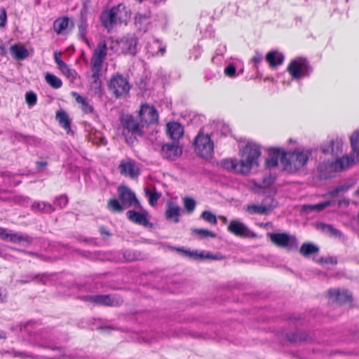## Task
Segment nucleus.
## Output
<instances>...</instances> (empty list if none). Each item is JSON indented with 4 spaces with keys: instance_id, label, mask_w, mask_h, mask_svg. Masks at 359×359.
I'll return each mask as SVG.
<instances>
[{
    "instance_id": "1",
    "label": "nucleus",
    "mask_w": 359,
    "mask_h": 359,
    "mask_svg": "<svg viewBox=\"0 0 359 359\" xmlns=\"http://www.w3.org/2000/svg\"><path fill=\"white\" fill-rule=\"evenodd\" d=\"M312 151L310 148H297L293 151H285L280 159L283 169L290 173L297 172L307 164Z\"/></svg>"
},
{
    "instance_id": "2",
    "label": "nucleus",
    "mask_w": 359,
    "mask_h": 359,
    "mask_svg": "<svg viewBox=\"0 0 359 359\" xmlns=\"http://www.w3.org/2000/svg\"><path fill=\"white\" fill-rule=\"evenodd\" d=\"M261 155V146L253 141H248L243 147L240 148L241 175H248L253 167H257Z\"/></svg>"
},
{
    "instance_id": "3",
    "label": "nucleus",
    "mask_w": 359,
    "mask_h": 359,
    "mask_svg": "<svg viewBox=\"0 0 359 359\" xmlns=\"http://www.w3.org/2000/svg\"><path fill=\"white\" fill-rule=\"evenodd\" d=\"M107 53V46L105 41H100L94 50L91 60L93 84L95 86L100 85V76L103 67V62Z\"/></svg>"
},
{
    "instance_id": "4",
    "label": "nucleus",
    "mask_w": 359,
    "mask_h": 359,
    "mask_svg": "<svg viewBox=\"0 0 359 359\" xmlns=\"http://www.w3.org/2000/svg\"><path fill=\"white\" fill-rule=\"evenodd\" d=\"M355 164L354 156L349 154L339 157L335 161L324 162L318 165V169L320 172L324 170H327V172H341L352 168Z\"/></svg>"
},
{
    "instance_id": "5",
    "label": "nucleus",
    "mask_w": 359,
    "mask_h": 359,
    "mask_svg": "<svg viewBox=\"0 0 359 359\" xmlns=\"http://www.w3.org/2000/svg\"><path fill=\"white\" fill-rule=\"evenodd\" d=\"M268 236L276 246L288 252L295 251L298 248L299 241L294 235L287 233H269Z\"/></svg>"
},
{
    "instance_id": "6",
    "label": "nucleus",
    "mask_w": 359,
    "mask_h": 359,
    "mask_svg": "<svg viewBox=\"0 0 359 359\" xmlns=\"http://www.w3.org/2000/svg\"><path fill=\"white\" fill-rule=\"evenodd\" d=\"M194 147L197 155L203 158H208L213 153L214 143L210 136L201 130L194 139Z\"/></svg>"
},
{
    "instance_id": "7",
    "label": "nucleus",
    "mask_w": 359,
    "mask_h": 359,
    "mask_svg": "<svg viewBox=\"0 0 359 359\" xmlns=\"http://www.w3.org/2000/svg\"><path fill=\"white\" fill-rule=\"evenodd\" d=\"M287 71L293 80L298 81L303 77L309 76L311 72V67L306 59L298 57L290 62Z\"/></svg>"
},
{
    "instance_id": "8",
    "label": "nucleus",
    "mask_w": 359,
    "mask_h": 359,
    "mask_svg": "<svg viewBox=\"0 0 359 359\" xmlns=\"http://www.w3.org/2000/svg\"><path fill=\"white\" fill-rule=\"evenodd\" d=\"M121 8H124V6L119 4L102 13L100 16L101 23L108 31L111 30L118 24L123 22Z\"/></svg>"
},
{
    "instance_id": "9",
    "label": "nucleus",
    "mask_w": 359,
    "mask_h": 359,
    "mask_svg": "<svg viewBox=\"0 0 359 359\" xmlns=\"http://www.w3.org/2000/svg\"><path fill=\"white\" fill-rule=\"evenodd\" d=\"M109 88L116 97H121L128 94L130 86L127 78L116 74L111 77Z\"/></svg>"
},
{
    "instance_id": "10",
    "label": "nucleus",
    "mask_w": 359,
    "mask_h": 359,
    "mask_svg": "<svg viewBox=\"0 0 359 359\" xmlns=\"http://www.w3.org/2000/svg\"><path fill=\"white\" fill-rule=\"evenodd\" d=\"M81 299L95 305L108 306H117L123 303L122 299L115 294L85 295L81 297Z\"/></svg>"
},
{
    "instance_id": "11",
    "label": "nucleus",
    "mask_w": 359,
    "mask_h": 359,
    "mask_svg": "<svg viewBox=\"0 0 359 359\" xmlns=\"http://www.w3.org/2000/svg\"><path fill=\"white\" fill-rule=\"evenodd\" d=\"M121 125L123 127L122 134L126 136L127 134L138 135L142 136L143 132L140 128V123L134 117L129 114H125L120 118Z\"/></svg>"
},
{
    "instance_id": "12",
    "label": "nucleus",
    "mask_w": 359,
    "mask_h": 359,
    "mask_svg": "<svg viewBox=\"0 0 359 359\" xmlns=\"http://www.w3.org/2000/svg\"><path fill=\"white\" fill-rule=\"evenodd\" d=\"M227 230L241 238H253L256 236L255 233L245 224L238 219L231 220L227 226Z\"/></svg>"
},
{
    "instance_id": "13",
    "label": "nucleus",
    "mask_w": 359,
    "mask_h": 359,
    "mask_svg": "<svg viewBox=\"0 0 359 359\" xmlns=\"http://www.w3.org/2000/svg\"><path fill=\"white\" fill-rule=\"evenodd\" d=\"M177 252L182 254L183 256L192 258L194 259H210L213 260H219L223 259V256L220 254L212 255L207 251H191L183 248H174Z\"/></svg>"
},
{
    "instance_id": "14",
    "label": "nucleus",
    "mask_w": 359,
    "mask_h": 359,
    "mask_svg": "<svg viewBox=\"0 0 359 359\" xmlns=\"http://www.w3.org/2000/svg\"><path fill=\"white\" fill-rule=\"evenodd\" d=\"M119 199L125 208L134 206L140 207V203L137 199L135 194L126 187H119L118 188Z\"/></svg>"
},
{
    "instance_id": "15",
    "label": "nucleus",
    "mask_w": 359,
    "mask_h": 359,
    "mask_svg": "<svg viewBox=\"0 0 359 359\" xmlns=\"http://www.w3.org/2000/svg\"><path fill=\"white\" fill-rule=\"evenodd\" d=\"M140 118L142 123L151 124L158 121V114L154 106L144 104L140 107Z\"/></svg>"
},
{
    "instance_id": "16",
    "label": "nucleus",
    "mask_w": 359,
    "mask_h": 359,
    "mask_svg": "<svg viewBox=\"0 0 359 359\" xmlns=\"http://www.w3.org/2000/svg\"><path fill=\"white\" fill-rule=\"evenodd\" d=\"M118 168L121 175L132 179L137 178L140 175L137 164L133 159L128 158L121 161Z\"/></svg>"
},
{
    "instance_id": "17",
    "label": "nucleus",
    "mask_w": 359,
    "mask_h": 359,
    "mask_svg": "<svg viewBox=\"0 0 359 359\" xmlns=\"http://www.w3.org/2000/svg\"><path fill=\"white\" fill-rule=\"evenodd\" d=\"M137 39L133 34L123 37L118 44L123 54L135 55L137 52Z\"/></svg>"
},
{
    "instance_id": "18",
    "label": "nucleus",
    "mask_w": 359,
    "mask_h": 359,
    "mask_svg": "<svg viewBox=\"0 0 359 359\" xmlns=\"http://www.w3.org/2000/svg\"><path fill=\"white\" fill-rule=\"evenodd\" d=\"M182 153V149L177 143H166L163 144L161 149V156L167 160L174 161Z\"/></svg>"
},
{
    "instance_id": "19",
    "label": "nucleus",
    "mask_w": 359,
    "mask_h": 359,
    "mask_svg": "<svg viewBox=\"0 0 359 359\" xmlns=\"http://www.w3.org/2000/svg\"><path fill=\"white\" fill-rule=\"evenodd\" d=\"M285 150L281 148H272L269 151V156L265 160V166L268 168L277 167L278 161L283 158Z\"/></svg>"
},
{
    "instance_id": "20",
    "label": "nucleus",
    "mask_w": 359,
    "mask_h": 359,
    "mask_svg": "<svg viewBox=\"0 0 359 359\" xmlns=\"http://www.w3.org/2000/svg\"><path fill=\"white\" fill-rule=\"evenodd\" d=\"M328 294L333 301H335L340 304H345L352 300L351 294L346 290H339L337 288L330 289Z\"/></svg>"
},
{
    "instance_id": "21",
    "label": "nucleus",
    "mask_w": 359,
    "mask_h": 359,
    "mask_svg": "<svg viewBox=\"0 0 359 359\" xmlns=\"http://www.w3.org/2000/svg\"><path fill=\"white\" fill-rule=\"evenodd\" d=\"M316 229L331 237L341 240H345L346 238L340 230L334 228L333 225L330 224L318 222L316 224Z\"/></svg>"
},
{
    "instance_id": "22",
    "label": "nucleus",
    "mask_w": 359,
    "mask_h": 359,
    "mask_svg": "<svg viewBox=\"0 0 359 359\" xmlns=\"http://www.w3.org/2000/svg\"><path fill=\"white\" fill-rule=\"evenodd\" d=\"M344 147V140L342 138L337 137L330 142L329 148L323 147L322 151L324 154H328L330 149V152L333 156H338L343 153Z\"/></svg>"
},
{
    "instance_id": "23",
    "label": "nucleus",
    "mask_w": 359,
    "mask_h": 359,
    "mask_svg": "<svg viewBox=\"0 0 359 359\" xmlns=\"http://www.w3.org/2000/svg\"><path fill=\"white\" fill-rule=\"evenodd\" d=\"M128 219L137 224L147 226L149 224L147 219V212L143 211L142 212L135 210H128L126 213Z\"/></svg>"
},
{
    "instance_id": "24",
    "label": "nucleus",
    "mask_w": 359,
    "mask_h": 359,
    "mask_svg": "<svg viewBox=\"0 0 359 359\" xmlns=\"http://www.w3.org/2000/svg\"><path fill=\"white\" fill-rule=\"evenodd\" d=\"M180 207L175 203L168 201L167 203V210L165 215L168 220H172L175 223L180 222L179 217L180 216Z\"/></svg>"
},
{
    "instance_id": "25",
    "label": "nucleus",
    "mask_w": 359,
    "mask_h": 359,
    "mask_svg": "<svg viewBox=\"0 0 359 359\" xmlns=\"http://www.w3.org/2000/svg\"><path fill=\"white\" fill-rule=\"evenodd\" d=\"M167 134L169 137L174 140H179L184 134V128L182 126L177 122H170L167 123Z\"/></svg>"
},
{
    "instance_id": "26",
    "label": "nucleus",
    "mask_w": 359,
    "mask_h": 359,
    "mask_svg": "<svg viewBox=\"0 0 359 359\" xmlns=\"http://www.w3.org/2000/svg\"><path fill=\"white\" fill-rule=\"evenodd\" d=\"M220 165L226 170L233 172L237 174H241L240 159L238 160L235 158H225L221 161Z\"/></svg>"
},
{
    "instance_id": "27",
    "label": "nucleus",
    "mask_w": 359,
    "mask_h": 359,
    "mask_svg": "<svg viewBox=\"0 0 359 359\" xmlns=\"http://www.w3.org/2000/svg\"><path fill=\"white\" fill-rule=\"evenodd\" d=\"M284 59V55L277 50L270 51L266 55V60L269 63L270 67L272 68L283 64Z\"/></svg>"
},
{
    "instance_id": "28",
    "label": "nucleus",
    "mask_w": 359,
    "mask_h": 359,
    "mask_svg": "<svg viewBox=\"0 0 359 359\" xmlns=\"http://www.w3.org/2000/svg\"><path fill=\"white\" fill-rule=\"evenodd\" d=\"M10 52L12 57L18 60H25L29 56V52L23 45L14 44L11 46Z\"/></svg>"
},
{
    "instance_id": "29",
    "label": "nucleus",
    "mask_w": 359,
    "mask_h": 359,
    "mask_svg": "<svg viewBox=\"0 0 359 359\" xmlns=\"http://www.w3.org/2000/svg\"><path fill=\"white\" fill-rule=\"evenodd\" d=\"M273 209V206L271 205H266L265 203H262L261 205L251 204L246 207V210L250 214H258L264 215L271 212Z\"/></svg>"
},
{
    "instance_id": "30",
    "label": "nucleus",
    "mask_w": 359,
    "mask_h": 359,
    "mask_svg": "<svg viewBox=\"0 0 359 359\" xmlns=\"http://www.w3.org/2000/svg\"><path fill=\"white\" fill-rule=\"evenodd\" d=\"M72 95L74 97L77 103L81 105L80 107L83 113L93 114L94 112L93 107L90 104L89 101L86 98L76 92H73Z\"/></svg>"
},
{
    "instance_id": "31",
    "label": "nucleus",
    "mask_w": 359,
    "mask_h": 359,
    "mask_svg": "<svg viewBox=\"0 0 359 359\" xmlns=\"http://www.w3.org/2000/svg\"><path fill=\"white\" fill-rule=\"evenodd\" d=\"M32 209L43 213H51L55 210V207L45 201H34L32 205Z\"/></svg>"
},
{
    "instance_id": "32",
    "label": "nucleus",
    "mask_w": 359,
    "mask_h": 359,
    "mask_svg": "<svg viewBox=\"0 0 359 359\" xmlns=\"http://www.w3.org/2000/svg\"><path fill=\"white\" fill-rule=\"evenodd\" d=\"M330 205V201H327L314 205H304L302 210L304 213L309 214L311 212H320Z\"/></svg>"
},
{
    "instance_id": "33",
    "label": "nucleus",
    "mask_w": 359,
    "mask_h": 359,
    "mask_svg": "<svg viewBox=\"0 0 359 359\" xmlns=\"http://www.w3.org/2000/svg\"><path fill=\"white\" fill-rule=\"evenodd\" d=\"M5 240H8L11 242L18 243L22 241L31 243L32 239L27 235L21 233H9L7 232V236Z\"/></svg>"
},
{
    "instance_id": "34",
    "label": "nucleus",
    "mask_w": 359,
    "mask_h": 359,
    "mask_svg": "<svg viewBox=\"0 0 359 359\" xmlns=\"http://www.w3.org/2000/svg\"><path fill=\"white\" fill-rule=\"evenodd\" d=\"M318 251L319 248L311 243H304L299 249V252L304 257L316 254Z\"/></svg>"
},
{
    "instance_id": "35",
    "label": "nucleus",
    "mask_w": 359,
    "mask_h": 359,
    "mask_svg": "<svg viewBox=\"0 0 359 359\" xmlns=\"http://www.w3.org/2000/svg\"><path fill=\"white\" fill-rule=\"evenodd\" d=\"M56 119L60 125L69 133L70 130V121L68 114L62 110L58 111L56 113Z\"/></svg>"
},
{
    "instance_id": "36",
    "label": "nucleus",
    "mask_w": 359,
    "mask_h": 359,
    "mask_svg": "<svg viewBox=\"0 0 359 359\" xmlns=\"http://www.w3.org/2000/svg\"><path fill=\"white\" fill-rule=\"evenodd\" d=\"M135 23L140 29L146 31L149 23V17L147 15L138 13L135 18Z\"/></svg>"
},
{
    "instance_id": "37",
    "label": "nucleus",
    "mask_w": 359,
    "mask_h": 359,
    "mask_svg": "<svg viewBox=\"0 0 359 359\" xmlns=\"http://www.w3.org/2000/svg\"><path fill=\"white\" fill-rule=\"evenodd\" d=\"M69 19L68 18H62L57 19L53 23V29L57 34H62L68 27Z\"/></svg>"
},
{
    "instance_id": "38",
    "label": "nucleus",
    "mask_w": 359,
    "mask_h": 359,
    "mask_svg": "<svg viewBox=\"0 0 359 359\" xmlns=\"http://www.w3.org/2000/svg\"><path fill=\"white\" fill-rule=\"evenodd\" d=\"M107 208L112 212H121L126 209L116 198H110L108 201Z\"/></svg>"
},
{
    "instance_id": "39",
    "label": "nucleus",
    "mask_w": 359,
    "mask_h": 359,
    "mask_svg": "<svg viewBox=\"0 0 359 359\" xmlns=\"http://www.w3.org/2000/svg\"><path fill=\"white\" fill-rule=\"evenodd\" d=\"M45 79L46 81L53 88H60L62 85V80L50 73H47L46 74Z\"/></svg>"
},
{
    "instance_id": "40",
    "label": "nucleus",
    "mask_w": 359,
    "mask_h": 359,
    "mask_svg": "<svg viewBox=\"0 0 359 359\" xmlns=\"http://www.w3.org/2000/svg\"><path fill=\"white\" fill-rule=\"evenodd\" d=\"M352 151L359 156V130L355 131L350 137Z\"/></svg>"
},
{
    "instance_id": "41",
    "label": "nucleus",
    "mask_w": 359,
    "mask_h": 359,
    "mask_svg": "<svg viewBox=\"0 0 359 359\" xmlns=\"http://www.w3.org/2000/svg\"><path fill=\"white\" fill-rule=\"evenodd\" d=\"M58 69L70 81H73L76 79V71L72 69H70L66 63H65Z\"/></svg>"
},
{
    "instance_id": "42",
    "label": "nucleus",
    "mask_w": 359,
    "mask_h": 359,
    "mask_svg": "<svg viewBox=\"0 0 359 359\" xmlns=\"http://www.w3.org/2000/svg\"><path fill=\"white\" fill-rule=\"evenodd\" d=\"M144 192L146 196L149 197V202L151 206H154L161 196V193L156 191L151 192L149 188H145Z\"/></svg>"
},
{
    "instance_id": "43",
    "label": "nucleus",
    "mask_w": 359,
    "mask_h": 359,
    "mask_svg": "<svg viewBox=\"0 0 359 359\" xmlns=\"http://www.w3.org/2000/svg\"><path fill=\"white\" fill-rule=\"evenodd\" d=\"M149 51H151L152 54H158V52L163 55L165 50V48L160 44L159 40H155L154 44H149L147 46Z\"/></svg>"
},
{
    "instance_id": "44",
    "label": "nucleus",
    "mask_w": 359,
    "mask_h": 359,
    "mask_svg": "<svg viewBox=\"0 0 359 359\" xmlns=\"http://www.w3.org/2000/svg\"><path fill=\"white\" fill-rule=\"evenodd\" d=\"M79 28V36L85 41L88 46H90V43L86 38L87 29H88V24L85 21H82L80 25L78 26Z\"/></svg>"
},
{
    "instance_id": "45",
    "label": "nucleus",
    "mask_w": 359,
    "mask_h": 359,
    "mask_svg": "<svg viewBox=\"0 0 359 359\" xmlns=\"http://www.w3.org/2000/svg\"><path fill=\"white\" fill-rule=\"evenodd\" d=\"M193 233L199 236L201 238H206V237H211V238H215L216 234L213 233L212 231L208 230V229H194L192 230Z\"/></svg>"
},
{
    "instance_id": "46",
    "label": "nucleus",
    "mask_w": 359,
    "mask_h": 359,
    "mask_svg": "<svg viewBox=\"0 0 359 359\" xmlns=\"http://www.w3.org/2000/svg\"><path fill=\"white\" fill-rule=\"evenodd\" d=\"M68 203V198L66 195L62 194L56 197L53 201L54 205L59 208H65Z\"/></svg>"
},
{
    "instance_id": "47",
    "label": "nucleus",
    "mask_w": 359,
    "mask_h": 359,
    "mask_svg": "<svg viewBox=\"0 0 359 359\" xmlns=\"http://www.w3.org/2000/svg\"><path fill=\"white\" fill-rule=\"evenodd\" d=\"M184 205L188 213H191L196 207V201L189 197H185L184 198Z\"/></svg>"
},
{
    "instance_id": "48",
    "label": "nucleus",
    "mask_w": 359,
    "mask_h": 359,
    "mask_svg": "<svg viewBox=\"0 0 359 359\" xmlns=\"http://www.w3.org/2000/svg\"><path fill=\"white\" fill-rule=\"evenodd\" d=\"M201 217L210 224H216L217 221L216 216L210 211L205 210L201 214Z\"/></svg>"
},
{
    "instance_id": "49",
    "label": "nucleus",
    "mask_w": 359,
    "mask_h": 359,
    "mask_svg": "<svg viewBox=\"0 0 359 359\" xmlns=\"http://www.w3.org/2000/svg\"><path fill=\"white\" fill-rule=\"evenodd\" d=\"M224 74L230 78H235L238 74L236 73V67L233 64L228 65L224 70Z\"/></svg>"
},
{
    "instance_id": "50",
    "label": "nucleus",
    "mask_w": 359,
    "mask_h": 359,
    "mask_svg": "<svg viewBox=\"0 0 359 359\" xmlns=\"http://www.w3.org/2000/svg\"><path fill=\"white\" fill-rule=\"evenodd\" d=\"M349 186L343 184L336 187L335 189L329 191V195L332 197H337L340 192H345L348 191Z\"/></svg>"
},
{
    "instance_id": "51",
    "label": "nucleus",
    "mask_w": 359,
    "mask_h": 359,
    "mask_svg": "<svg viewBox=\"0 0 359 359\" xmlns=\"http://www.w3.org/2000/svg\"><path fill=\"white\" fill-rule=\"evenodd\" d=\"M25 100L27 104L30 107L34 106L36 103L37 97L36 95L32 92H27L25 95Z\"/></svg>"
},
{
    "instance_id": "52",
    "label": "nucleus",
    "mask_w": 359,
    "mask_h": 359,
    "mask_svg": "<svg viewBox=\"0 0 359 359\" xmlns=\"http://www.w3.org/2000/svg\"><path fill=\"white\" fill-rule=\"evenodd\" d=\"M219 70H218V69H213V70L208 69L206 72L205 78V79L207 81H210V80H213V79H217L219 77Z\"/></svg>"
},
{
    "instance_id": "53",
    "label": "nucleus",
    "mask_w": 359,
    "mask_h": 359,
    "mask_svg": "<svg viewBox=\"0 0 359 359\" xmlns=\"http://www.w3.org/2000/svg\"><path fill=\"white\" fill-rule=\"evenodd\" d=\"M7 21L6 11L4 8H1L0 10V27H5Z\"/></svg>"
},
{
    "instance_id": "54",
    "label": "nucleus",
    "mask_w": 359,
    "mask_h": 359,
    "mask_svg": "<svg viewBox=\"0 0 359 359\" xmlns=\"http://www.w3.org/2000/svg\"><path fill=\"white\" fill-rule=\"evenodd\" d=\"M39 276L37 275H34V274H28V275H26L23 279H21V280H18V282L20 284H25V283H30L33 280H34Z\"/></svg>"
},
{
    "instance_id": "55",
    "label": "nucleus",
    "mask_w": 359,
    "mask_h": 359,
    "mask_svg": "<svg viewBox=\"0 0 359 359\" xmlns=\"http://www.w3.org/2000/svg\"><path fill=\"white\" fill-rule=\"evenodd\" d=\"M290 340L293 342H298L301 341H306V338L304 334L297 333L292 334V337H290Z\"/></svg>"
},
{
    "instance_id": "56",
    "label": "nucleus",
    "mask_w": 359,
    "mask_h": 359,
    "mask_svg": "<svg viewBox=\"0 0 359 359\" xmlns=\"http://www.w3.org/2000/svg\"><path fill=\"white\" fill-rule=\"evenodd\" d=\"M262 60V55L260 53H256L255 55L252 57L251 61L255 64V67L257 69V65L259 64Z\"/></svg>"
},
{
    "instance_id": "57",
    "label": "nucleus",
    "mask_w": 359,
    "mask_h": 359,
    "mask_svg": "<svg viewBox=\"0 0 359 359\" xmlns=\"http://www.w3.org/2000/svg\"><path fill=\"white\" fill-rule=\"evenodd\" d=\"M61 53L60 52H55L54 53V60L55 63L57 65V68L62 66L65 62L61 59L60 57Z\"/></svg>"
},
{
    "instance_id": "58",
    "label": "nucleus",
    "mask_w": 359,
    "mask_h": 359,
    "mask_svg": "<svg viewBox=\"0 0 359 359\" xmlns=\"http://www.w3.org/2000/svg\"><path fill=\"white\" fill-rule=\"evenodd\" d=\"M320 262H323V263H329V264H337V260L335 257H322L320 259Z\"/></svg>"
},
{
    "instance_id": "59",
    "label": "nucleus",
    "mask_w": 359,
    "mask_h": 359,
    "mask_svg": "<svg viewBox=\"0 0 359 359\" xmlns=\"http://www.w3.org/2000/svg\"><path fill=\"white\" fill-rule=\"evenodd\" d=\"M136 136H138V135H133L132 133H130L127 134L126 136L124 137L128 144H133L136 141Z\"/></svg>"
},
{
    "instance_id": "60",
    "label": "nucleus",
    "mask_w": 359,
    "mask_h": 359,
    "mask_svg": "<svg viewBox=\"0 0 359 359\" xmlns=\"http://www.w3.org/2000/svg\"><path fill=\"white\" fill-rule=\"evenodd\" d=\"M48 347L53 351H58V352H59V354L55 355L53 357L54 359H60L64 355V351L62 348L57 347V346H54V347L48 346Z\"/></svg>"
},
{
    "instance_id": "61",
    "label": "nucleus",
    "mask_w": 359,
    "mask_h": 359,
    "mask_svg": "<svg viewBox=\"0 0 359 359\" xmlns=\"http://www.w3.org/2000/svg\"><path fill=\"white\" fill-rule=\"evenodd\" d=\"M273 182V180L269 176H266L263 178V183L266 186L271 185Z\"/></svg>"
},
{
    "instance_id": "62",
    "label": "nucleus",
    "mask_w": 359,
    "mask_h": 359,
    "mask_svg": "<svg viewBox=\"0 0 359 359\" xmlns=\"http://www.w3.org/2000/svg\"><path fill=\"white\" fill-rule=\"evenodd\" d=\"M7 236V230L4 228L0 227V238L2 239H6Z\"/></svg>"
},
{
    "instance_id": "63",
    "label": "nucleus",
    "mask_w": 359,
    "mask_h": 359,
    "mask_svg": "<svg viewBox=\"0 0 359 359\" xmlns=\"http://www.w3.org/2000/svg\"><path fill=\"white\" fill-rule=\"evenodd\" d=\"M6 298V293L0 289V303L4 302Z\"/></svg>"
},
{
    "instance_id": "64",
    "label": "nucleus",
    "mask_w": 359,
    "mask_h": 359,
    "mask_svg": "<svg viewBox=\"0 0 359 359\" xmlns=\"http://www.w3.org/2000/svg\"><path fill=\"white\" fill-rule=\"evenodd\" d=\"M36 166L38 168H40L41 167H45L48 165L47 161H36Z\"/></svg>"
}]
</instances>
